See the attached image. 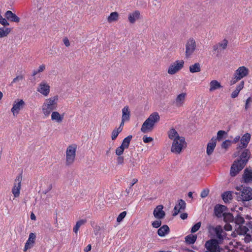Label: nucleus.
Masks as SVG:
<instances>
[{
  "mask_svg": "<svg viewBox=\"0 0 252 252\" xmlns=\"http://www.w3.org/2000/svg\"><path fill=\"white\" fill-rule=\"evenodd\" d=\"M251 156V153L248 149H245L240 156V159L236 160L232 165L230 174L232 177L235 176L246 165Z\"/></svg>",
  "mask_w": 252,
  "mask_h": 252,
  "instance_id": "nucleus-1",
  "label": "nucleus"
},
{
  "mask_svg": "<svg viewBox=\"0 0 252 252\" xmlns=\"http://www.w3.org/2000/svg\"><path fill=\"white\" fill-rule=\"evenodd\" d=\"M58 95H54L44 100L41 106V112L44 118H48L58 107Z\"/></svg>",
  "mask_w": 252,
  "mask_h": 252,
  "instance_id": "nucleus-2",
  "label": "nucleus"
},
{
  "mask_svg": "<svg viewBox=\"0 0 252 252\" xmlns=\"http://www.w3.org/2000/svg\"><path fill=\"white\" fill-rule=\"evenodd\" d=\"M159 120L160 116L158 112L152 113L143 123L140 129L141 131L144 133L151 132Z\"/></svg>",
  "mask_w": 252,
  "mask_h": 252,
  "instance_id": "nucleus-3",
  "label": "nucleus"
},
{
  "mask_svg": "<svg viewBox=\"0 0 252 252\" xmlns=\"http://www.w3.org/2000/svg\"><path fill=\"white\" fill-rule=\"evenodd\" d=\"M207 229L210 234L216 236L217 240L220 243H221L223 240L226 238V233L223 230L220 225L214 226L212 225H209L207 226Z\"/></svg>",
  "mask_w": 252,
  "mask_h": 252,
  "instance_id": "nucleus-4",
  "label": "nucleus"
},
{
  "mask_svg": "<svg viewBox=\"0 0 252 252\" xmlns=\"http://www.w3.org/2000/svg\"><path fill=\"white\" fill-rule=\"evenodd\" d=\"M197 49V43L194 38H189L185 43V57L187 59L192 57Z\"/></svg>",
  "mask_w": 252,
  "mask_h": 252,
  "instance_id": "nucleus-5",
  "label": "nucleus"
},
{
  "mask_svg": "<svg viewBox=\"0 0 252 252\" xmlns=\"http://www.w3.org/2000/svg\"><path fill=\"white\" fill-rule=\"evenodd\" d=\"M186 146V143L185 138L184 137L179 138V139L173 140L171 151L172 153L180 154Z\"/></svg>",
  "mask_w": 252,
  "mask_h": 252,
  "instance_id": "nucleus-6",
  "label": "nucleus"
},
{
  "mask_svg": "<svg viewBox=\"0 0 252 252\" xmlns=\"http://www.w3.org/2000/svg\"><path fill=\"white\" fill-rule=\"evenodd\" d=\"M76 146L71 145L67 147L66 151V164H72L75 159L76 151Z\"/></svg>",
  "mask_w": 252,
  "mask_h": 252,
  "instance_id": "nucleus-7",
  "label": "nucleus"
},
{
  "mask_svg": "<svg viewBox=\"0 0 252 252\" xmlns=\"http://www.w3.org/2000/svg\"><path fill=\"white\" fill-rule=\"evenodd\" d=\"M220 244L216 239H210L205 244V248L209 252H222V250L220 248Z\"/></svg>",
  "mask_w": 252,
  "mask_h": 252,
  "instance_id": "nucleus-8",
  "label": "nucleus"
},
{
  "mask_svg": "<svg viewBox=\"0 0 252 252\" xmlns=\"http://www.w3.org/2000/svg\"><path fill=\"white\" fill-rule=\"evenodd\" d=\"M184 65L183 60H177L171 63L168 69L167 72L169 74L173 75L181 70Z\"/></svg>",
  "mask_w": 252,
  "mask_h": 252,
  "instance_id": "nucleus-9",
  "label": "nucleus"
},
{
  "mask_svg": "<svg viewBox=\"0 0 252 252\" xmlns=\"http://www.w3.org/2000/svg\"><path fill=\"white\" fill-rule=\"evenodd\" d=\"M22 180V174H19L14 180V185L12 189V193L14 197H18L20 195Z\"/></svg>",
  "mask_w": 252,
  "mask_h": 252,
  "instance_id": "nucleus-10",
  "label": "nucleus"
},
{
  "mask_svg": "<svg viewBox=\"0 0 252 252\" xmlns=\"http://www.w3.org/2000/svg\"><path fill=\"white\" fill-rule=\"evenodd\" d=\"M36 91L44 96H47L50 92V86L46 81H42L39 83Z\"/></svg>",
  "mask_w": 252,
  "mask_h": 252,
  "instance_id": "nucleus-11",
  "label": "nucleus"
},
{
  "mask_svg": "<svg viewBox=\"0 0 252 252\" xmlns=\"http://www.w3.org/2000/svg\"><path fill=\"white\" fill-rule=\"evenodd\" d=\"M25 105V103L23 99H17L13 102L11 111L14 116H16L22 110Z\"/></svg>",
  "mask_w": 252,
  "mask_h": 252,
  "instance_id": "nucleus-12",
  "label": "nucleus"
},
{
  "mask_svg": "<svg viewBox=\"0 0 252 252\" xmlns=\"http://www.w3.org/2000/svg\"><path fill=\"white\" fill-rule=\"evenodd\" d=\"M243 201H248L252 199V189L250 187H244L239 193Z\"/></svg>",
  "mask_w": 252,
  "mask_h": 252,
  "instance_id": "nucleus-13",
  "label": "nucleus"
},
{
  "mask_svg": "<svg viewBox=\"0 0 252 252\" xmlns=\"http://www.w3.org/2000/svg\"><path fill=\"white\" fill-rule=\"evenodd\" d=\"M187 96L186 93H182L178 94L173 101V104L177 107H182L185 104Z\"/></svg>",
  "mask_w": 252,
  "mask_h": 252,
  "instance_id": "nucleus-14",
  "label": "nucleus"
},
{
  "mask_svg": "<svg viewBox=\"0 0 252 252\" xmlns=\"http://www.w3.org/2000/svg\"><path fill=\"white\" fill-rule=\"evenodd\" d=\"M249 69L245 66L239 67L235 71V74L240 80L247 76L249 74Z\"/></svg>",
  "mask_w": 252,
  "mask_h": 252,
  "instance_id": "nucleus-15",
  "label": "nucleus"
},
{
  "mask_svg": "<svg viewBox=\"0 0 252 252\" xmlns=\"http://www.w3.org/2000/svg\"><path fill=\"white\" fill-rule=\"evenodd\" d=\"M51 120L57 123H61L64 119V114H60L58 111H54L51 113Z\"/></svg>",
  "mask_w": 252,
  "mask_h": 252,
  "instance_id": "nucleus-16",
  "label": "nucleus"
},
{
  "mask_svg": "<svg viewBox=\"0 0 252 252\" xmlns=\"http://www.w3.org/2000/svg\"><path fill=\"white\" fill-rule=\"evenodd\" d=\"M163 206L160 205L157 206V207L154 209L153 214L156 218L158 220H161L164 218L165 213L163 211Z\"/></svg>",
  "mask_w": 252,
  "mask_h": 252,
  "instance_id": "nucleus-17",
  "label": "nucleus"
},
{
  "mask_svg": "<svg viewBox=\"0 0 252 252\" xmlns=\"http://www.w3.org/2000/svg\"><path fill=\"white\" fill-rule=\"evenodd\" d=\"M186 203L185 201L182 199H180L178 201V204H177L174 208V213L173 215L175 216L177 215L181 211H184L186 208Z\"/></svg>",
  "mask_w": 252,
  "mask_h": 252,
  "instance_id": "nucleus-18",
  "label": "nucleus"
},
{
  "mask_svg": "<svg viewBox=\"0 0 252 252\" xmlns=\"http://www.w3.org/2000/svg\"><path fill=\"white\" fill-rule=\"evenodd\" d=\"M216 138L215 137L212 138L207 145L206 153L208 156L212 154L216 146Z\"/></svg>",
  "mask_w": 252,
  "mask_h": 252,
  "instance_id": "nucleus-19",
  "label": "nucleus"
},
{
  "mask_svg": "<svg viewBox=\"0 0 252 252\" xmlns=\"http://www.w3.org/2000/svg\"><path fill=\"white\" fill-rule=\"evenodd\" d=\"M35 238L36 236L34 233H31L30 234L29 238L25 245L24 249V252L27 251L28 249H31L33 246L35 242Z\"/></svg>",
  "mask_w": 252,
  "mask_h": 252,
  "instance_id": "nucleus-20",
  "label": "nucleus"
},
{
  "mask_svg": "<svg viewBox=\"0 0 252 252\" xmlns=\"http://www.w3.org/2000/svg\"><path fill=\"white\" fill-rule=\"evenodd\" d=\"M140 18V13L138 10L134 11L129 13L128 16V21L131 24H134Z\"/></svg>",
  "mask_w": 252,
  "mask_h": 252,
  "instance_id": "nucleus-21",
  "label": "nucleus"
},
{
  "mask_svg": "<svg viewBox=\"0 0 252 252\" xmlns=\"http://www.w3.org/2000/svg\"><path fill=\"white\" fill-rule=\"evenodd\" d=\"M251 139V134L246 133H245L241 139V144L239 147L240 149H244L247 147Z\"/></svg>",
  "mask_w": 252,
  "mask_h": 252,
  "instance_id": "nucleus-22",
  "label": "nucleus"
},
{
  "mask_svg": "<svg viewBox=\"0 0 252 252\" xmlns=\"http://www.w3.org/2000/svg\"><path fill=\"white\" fill-rule=\"evenodd\" d=\"M4 16L7 20L11 22L18 23L20 21V18L11 11H7Z\"/></svg>",
  "mask_w": 252,
  "mask_h": 252,
  "instance_id": "nucleus-23",
  "label": "nucleus"
},
{
  "mask_svg": "<svg viewBox=\"0 0 252 252\" xmlns=\"http://www.w3.org/2000/svg\"><path fill=\"white\" fill-rule=\"evenodd\" d=\"M243 179L245 183H252V170L248 168L245 169Z\"/></svg>",
  "mask_w": 252,
  "mask_h": 252,
  "instance_id": "nucleus-24",
  "label": "nucleus"
},
{
  "mask_svg": "<svg viewBox=\"0 0 252 252\" xmlns=\"http://www.w3.org/2000/svg\"><path fill=\"white\" fill-rule=\"evenodd\" d=\"M221 88H222V86L221 85L220 83L216 80H212L209 83V91L210 92H214Z\"/></svg>",
  "mask_w": 252,
  "mask_h": 252,
  "instance_id": "nucleus-25",
  "label": "nucleus"
},
{
  "mask_svg": "<svg viewBox=\"0 0 252 252\" xmlns=\"http://www.w3.org/2000/svg\"><path fill=\"white\" fill-rule=\"evenodd\" d=\"M130 111L128 106H125L122 109V119L124 121H128L130 119Z\"/></svg>",
  "mask_w": 252,
  "mask_h": 252,
  "instance_id": "nucleus-26",
  "label": "nucleus"
},
{
  "mask_svg": "<svg viewBox=\"0 0 252 252\" xmlns=\"http://www.w3.org/2000/svg\"><path fill=\"white\" fill-rule=\"evenodd\" d=\"M225 209L226 207L223 205H216L214 209L215 215L218 218L221 217L223 216Z\"/></svg>",
  "mask_w": 252,
  "mask_h": 252,
  "instance_id": "nucleus-27",
  "label": "nucleus"
},
{
  "mask_svg": "<svg viewBox=\"0 0 252 252\" xmlns=\"http://www.w3.org/2000/svg\"><path fill=\"white\" fill-rule=\"evenodd\" d=\"M168 135L169 138L172 140L179 139V138H183V137L180 136L178 132L173 128L168 131Z\"/></svg>",
  "mask_w": 252,
  "mask_h": 252,
  "instance_id": "nucleus-28",
  "label": "nucleus"
},
{
  "mask_svg": "<svg viewBox=\"0 0 252 252\" xmlns=\"http://www.w3.org/2000/svg\"><path fill=\"white\" fill-rule=\"evenodd\" d=\"M235 230L239 235H244L248 231L249 229L243 224L236 225L235 226Z\"/></svg>",
  "mask_w": 252,
  "mask_h": 252,
  "instance_id": "nucleus-29",
  "label": "nucleus"
},
{
  "mask_svg": "<svg viewBox=\"0 0 252 252\" xmlns=\"http://www.w3.org/2000/svg\"><path fill=\"white\" fill-rule=\"evenodd\" d=\"M169 232V228L167 225H163L158 230V234L160 237H164Z\"/></svg>",
  "mask_w": 252,
  "mask_h": 252,
  "instance_id": "nucleus-30",
  "label": "nucleus"
},
{
  "mask_svg": "<svg viewBox=\"0 0 252 252\" xmlns=\"http://www.w3.org/2000/svg\"><path fill=\"white\" fill-rule=\"evenodd\" d=\"M87 220L86 219H81L78 220L73 228V232L77 234L80 227L81 226L84 225L87 222Z\"/></svg>",
  "mask_w": 252,
  "mask_h": 252,
  "instance_id": "nucleus-31",
  "label": "nucleus"
},
{
  "mask_svg": "<svg viewBox=\"0 0 252 252\" xmlns=\"http://www.w3.org/2000/svg\"><path fill=\"white\" fill-rule=\"evenodd\" d=\"M189 70V71L192 73L200 72L201 70V66L200 63H197L190 65Z\"/></svg>",
  "mask_w": 252,
  "mask_h": 252,
  "instance_id": "nucleus-32",
  "label": "nucleus"
},
{
  "mask_svg": "<svg viewBox=\"0 0 252 252\" xmlns=\"http://www.w3.org/2000/svg\"><path fill=\"white\" fill-rule=\"evenodd\" d=\"M10 32V28L4 27L0 28V38L7 36Z\"/></svg>",
  "mask_w": 252,
  "mask_h": 252,
  "instance_id": "nucleus-33",
  "label": "nucleus"
},
{
  "mask_svg": "<svg viewBox=\"0 0 252 252\" xmlns=\"http://www.w3.org/2000/svg\"><path fill=\"white\" fill-rule=\"evenodd\" d=\"M197 239L196 235L190 234L185 237V240L188 244H193L195 243Z\"/></svg>",
  "mask_w": 252,
  "mask_h": 252,
  "instance_id": "nucleus-34",
  "label": "nucleus"
},
{
  "mask_svg": "<svg viewBox=\"0 0 252 252\" xmlns=\"http://www.w3.org/2000/svg\"><path fill=\"white\" fill-rule=\"evenodd\" d=\"M131 139H132L131 135H128V136H127L125 138H124L121 146L122 147L125 149L128 148Z\"/></svg>",
  "mask_w": 252,
  "mask_h": 252,
  "instance_id": "nucleus-35",
  "label": "nucleus"
},
{
  "mask_svg": "<svg viewBox=\"0 0 252 252\" xmlns=\"http://www.w3.org/2000/svg\"><path fill=\"white\" fill-rule=\"evenodd\" d=\"M222 198L225 203L229 202L232 199V192L231 191H226L222 194Z\"/></svg>",
  "mask_w": 252,
  "mask_h": 252,
  "instance_id": "nucleus-36",
  "label": "nucleus"
},
{
  "mask_svg": "<svg viewBox=\"0 0 252 252\" xmlns=\"http://www.w3.org/2000/svg\"><path fill=\"white\" fill-rule=\"evenodd\" d=\"M119 14L117 12H112L107 18V21L109 23L116 21L118 19Z\"/></svg>",
  "mask_w": 252,
  "mask_h": 252,
  "instance_id": "nucleus-37",
  "label": "nucleus"
},
{
  "mask_svg": "<svg viewBox=\"0 0 252 252\" xmlns=\"http://www.w3.org/2000/svg\"><path fill=\"white\" fill-rule=\"evenodd\" d=\"M224 221L226 222H233L234 217L231 213H224L223 214Z\"/></svg>",
  "mask_w": 252,
  "mask_h": 252,
  "instance_id": "nucleus-38",
  "label": "nucleus"
},
{
  "mask_svg": "<svg viewBox=\"0 0 252 252\" xmlns=\"http://www.w3.org/2000/svg\"><path fill=\"white\" fill-rule=\"evenodd\" d=\"M234 223L235 224V226H236V225H239L243 224L245 222L244 218L241 217L240 215H238L235 218V219H234Z\"/></svg>",
  "mask_w": 252,
  "mask_h": 252,
  "instance_id": "nucleus-39",
  "label": "nucleus"
},
{
  "mask_svg": "<svg viewBox=\"0 0 252 252\" xmlns=\"http://www.w3.org/2000/svg\"><path fill=\"white\" fill-rule=\"evenodd\" d=\"M46 68L45 64H42L40 65L38 68L37 69H35L32 72V76H35L39 73L43 72Z\"/></svg>",
  "mask_w": 252,
  "mask_h": 252,
  "instance_id": "nucleus-40",
  "label": "nucleus"
},
{
  "mask_svg": "<svg viewBox=\"0 0 252 252\" xmlns=\"http://www.w3.org/2000/svg\"><path fill=\"white\" fill-rule=\"evenodd\" d=\"M121 128H115L112 132V136L111 138L113 140H115L117 136H118L119 134L121 132Z\"/></svg>",
  "mask_w": 252,
  "mask_h": 252,
  "instance_id": "nucleus-41",
  "label": "nucleus"
},
{
  "mask_svg": "<svg viewBox=\"0 0 252 252\" xmlns=\"http://www.w3.org/2000/svg\"><path fill=\"white\" fill-rule=\"evenodd\" d=\"M228 41L226 39L223 40L221 42H219L218 45L219 46V48L220 50H224L225 49L227 46Z\"/></svg>",
  "mask_w": 252,
  "mask_h": 252,
  "instance_id": "nucleus-42",
  "label": "nucleus"
},
{
  "mask_svg": "<svg viewBox=\"0 0 252 252\" xmlns=\"http://www.w3.org/2000/svg\"><path fill=\"white\" fill-rule=\"evenodd\" d=\"M226 134L227 133L224 130H219L217 132V138H216V140H218L219 141H220L222 139L223 136Z\"/></svg>",
  "mask_w": 252,
  "mask_h": 252,
  "instance_id": "nucleus-43",
  "label": "nucleus"
},
{
  "mask_svg": "<svg viewBox=\"0 0 252 252\" xmlns=\"http://www.w3.org/2000/svg\"><path fill=\"white\" fill-rule=\"evenodd\" d=\"M201 223L200 222H198L195 224L191 228V232L193 233L198 231L201 227Z\"/></svg>",
  "mask_w": 252,
  "mask_h": 252,
  "instance_id": "nucleus-44",
  "label": "nucleus"
},
{
  "mask_svg": "<svg viewBox=\"0 0 252 252\" xmlns=\"http://www.w3.org/2000/svg\"><path fill=\"white\" fill-rule=\"evenodd\" d=\"M126 215V211H124L120 213L117 218V222H121L125 218Z\"/></svg>",
  "mask_w": 252,
  "mask_h": 252,
  "instance_id": "nucleus-45",
  "label": "nucleus"
},
{
  "mask_svg": "<svg viewBox=\"0 0 252 252\" xmlns=\"http://www.w3.org/2000/svg\"><path fill=\"white\" fill-rule=\"evenodd\" d=\"M0 24H1L3 26L9 25V24L7 21V20L5 18H3L0 14Z\"/></svg>",
  "mask_w": 252,
  "mask_h": 252,
  "instance_id": "nucleus-46",
  "label": "nucleus"
},
{
  "mask_svg": "<svg viewBox=\"0 0 252 252\" xmlns=\"http://www.w3.org/2000/svg\"><path fill=\"white\" fill-rule=\"evenodd\" d=\"M23 79V77L22 75H19L14 78L11 83V85H13V84L18 83L20 81H22Z\"/></svg>",
  "mask_w": 252,
  "mask_h": 252,
  "instance_id": "nucleus-47",
  "label": "nucleus"
},
{
  "mask_svg": "<svg viewBox=\"0 0 252 252\" xmlns=\"http://www.w3.org/2000/svg\"><path fill=\"white\" fill-rule=\"evenodd\" d=\"M124 150L125 149L120 146L116 149V154L119 156H121L123 154Z\"/></svg>",
  "mask_w": 252,
  "mask_h": 252,
  "instance_id": "nucleus-48",
  "label": "nucleus"
},
{
  "mask_svg": "<svg viewBox=\"0 0 252 252\" xmlns=\"http://www.w3.org/2000/svg\"><path fill=\"white\" fill-rule=\"evenodd\" d=\"M161 224V221L160 220H157L152 222V226L155 228L159 227Z\"/></svg>",
  "mask_w": 252,
  "mask_h": 252,
  "instance_id": "nucleus-49",
  "label": "nucleus"
},
{
  "mask_svg": "<svg viewBox=\"0 0 252 252\" xmlns=\"http://www.w3.org/2000/svg\"><path fill=\"white\" fill-rule=\"evenodd\" d=\"M234 74V77L230 80V84L231 85H234L238 81L240 80L239 78Z\"/></svg>",
  "mask_w": 252,
  "mask_h": 252,
  "instance_id": "nucleus-50",
  "label": "nucleus"
},
{
  "mask_svg": "<svg viewBox=\"0 0 252 252\" xmlns=\"http://www.w3.org/2000/svg\"><path fill=\"white\" fill-rule=\"evenodd\" d=\"M230 145V141L229 140H225L221 144L222 148L227 149Z\"/></svg>",
  "mask_w": 252,
  "mask_h": 252,
  "instance_id": "nucleus-51",
  "label": "nucleus"
},
{
  "mask_svg": "<svg viewBox=\"0 0 252 252\" xmlns=\"http://www.w3.org/2000/svg\"><path fill=\"white\" fill-rule=\"evenodd\" d=\"M153 140V139L151 137H148L147 136H144L143 137V141L145 143H148L152 142Z\"/></svg>",
  "mask_w": 252,
  "mask_h": 252,
  "instance_id": "nucleus-52",
  "label": "nucleus"
},
{
  "mask_svg": "<svg viewBox=\"0 0 252 252\" xmlns=\"http://www.w3.org/2000/svg\"><path fill=\"white\" fill-rule=\"evenodd\" d=\"M252 101V98L251 97H249L246 101L245 108L246 110H248V109L250 107V103Z\"/></svg>",
  "mask_w": 252,
  "mask_h": 252,
  "instance_id": "nucleus-53",
  "label": "nucleus"
},
{
  "mask_svg": "<svg viewBox=\"0 0 252 252\" xmlns=\"http://www.w3.org/2000/svg\"><path fill=\"white\" fill-rule=\"evenodd\" d=\"M244 82L243 81L241 82L237 86L235 90L240 93L241 90L244 88Z\"/></svg>",
  "mask_w": 252,
  "mask_h": 252,
  "instance_id": "nucleus-54",
  "label": "nucleus"
},
{
  "mask_svg": "<svg viewBox=\"0 0 252 252\" xmlns=\"http://www.w3.org/2000/svg\"><path fill=\"white\" fill-rule=\"evenodd\" d=\"M208 193L209 190L207 189H204L201 192L200 194V196L202 198H205L208 195Z\"/></svg>",
  "mask_w": 252,
  "mask_h": 252,
  "instance_id": "nucleus-55",
  "label": "nucleus"
},
{
  "mask_svg": "<svg viewBox=\"0 0 252 252\" xmlns=\"http://www.w3.org/2000/svg\"><path fill=\"white\" fill-rule=\"evenodd\" d=\"M124 158L123 157L120 156L117 159V163L118 164H122L124 163Z\"/></svg>",
  "mask_w": 252,
  "mask_h": 252,
  "instance_id": "nucleus-56",
  "label": "nucleus"
},
{
  "mask_svg": "<svg viewBox=\"0 0 252 252\" xmlns=\"http://www.w3.org/2000/svg\"><path fill=\"white\" fill-rule=\"evenodd\" d=\"M63 42L64 44L65 45L66 47H68L70 46V42L68 40V39L67 37H64L63 39Z\"/></svg>",
  "mask_w": 252,
  "mask_h": 252,
  "instance_id": "nucleus-57",
  "label": "nucleus"
},
{
  "mask_svg": "<svg viewBox=\"0 0 252 252\" xmlns=\"http://www.w3.org/2000/svg\"><path fill=\"white\" fill-rule=\"evenodd\" d=\"M224 229L226 231H230L232 230V225L229 223H226L224 226Z\"/></svg>",
  "mask_w": 252,
  "mask_h": 252,
  "instance_id": "nucleus-58",
  "label": "nucleus"
},
{
  "mask_svg": "<svg viewBox=\"0 0 252 252\" xmlns=\"http://www.w3.org/2000/svg\"><path fill=\"white\" fill-rule=\"evenodd\" d=\"M239 94V92L235 90L232 93L231 96L232 98H236L238 96Z\"/></svg>",
  "mask_w": 252,
  "mask_h": 252,
  "instance_id": "nucleus-59",
  "label": "nucleus"
},
{
  "mask_svg": "<svg viewBox=\"0 0 252 252\" xmlns=\"http://www.w3.org/2000/svg\"><path fill=\"white\" fill-rule=\"evenodd\" d=\"M126 195H128L129 194H131L132 192V187L129 186L128 188L126 189Z\"/></svg>",
  "mask_w": 252,
  "mask_h": 252,
  "instance_id": "nucleus-60",
  "label": "nucleus"
},
{
  "mask_svg": "<svg viewBox=\"0 0 252 252\" xmlns=\"http://www.w3.org/2000/svg\"><path fill=\"white\" fill-rule=\"evenodd\" d=\"M126 122H127V121H124L123 119H122V121H121V123L120 124V125L119 126V127H118L117 128H121V131H122L123 130V126L124 125V123Z\"/></svg>",
  "mask_w": 252,
  "mask_h": 252,
  "instance_id": "nucleus-61",
  "label": "nucleus"
},
{
  "mask_svg": "<svg viewBox=\"0 0 252 252\" xmlns=\"http://www.w3.org/2000/svg\"><path fill=\"white\" fill-rule=\"evenodd\" d=\"M180 217L182 220L186 219L188 217V214L187 213H182L181 214Z\"/></svg>",
  "mask_w": 252,
  "mask_h": 252,
  "instance_id": "nucleus-62",
  "label": "nucleus"
},
{
  "mask_svg": "<svg viewBox=\"0 0 252 252\" xmlns=\"http://www.w3.org/2000/svg\"><path fill=\"white\" fill-rule=\"evenodd\" d=\"M213 50L214 51H219V50H220V48H219V46L218 45V44H217L216 45H214L213 46Z\"/></svg>",
  "mask_w": 252,
  "mask_h": 252,
  "instance_id": "nucleus-63",
  "label": "nucleus"
},
{
  "mask_svg": "<svg viewBox=\"0 0 252 252\" xmlns=\"http://www.w3.org/2000/svg\"><path fill=\"white\" fill-rule=\"evenodd\" d=\"M91 248H92V247H91V245L89 244V245H88L86 247V248L84 249V252H89V251H91Z\"/></svg>",
  "mask_w": 252,
  "mask_h": 252,
  "instance_id": "nucleus-64",
  "label": "nucleus"
}]
</instances>
